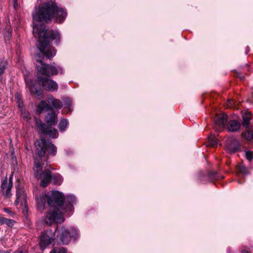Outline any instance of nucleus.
Wrapping results in <instances>:
<instances>
[{
    "label": "nucleus",
    "mask_w": 253,
    "mask_h": 253,
    "mask_svg": "<svg viewBox=\"0 0 253 253\" xmlns=\"http://www.w3.org/2000/svg\"><path fill=\"white\" fill-rule=\"evenodd\" d=\"M54 5L48 3H43L40 5L38 9L33 13V34H37L39 37L40 46L38 48L41 52L48 58H50L56 54L53 47H48L49 42L56 40L57 43L59 39V34L56 31L47 30L43 23H48L52 16H59V22L63 20V11L60 10L55 11Z\"/></svg>",
    "instance_id": "f257e3e1"
},
{
    "label": "nucleus",
    "mask_w": 253,
    "mask_h": 253,
    "mask_svg": "<svg viewBox=\"0 0 253 253\" xmlns=\"http://www.w3.org/2000/svg\"><path fill=\"white\" fill-rule=\"evenodd\" d=\"M46 201L50 207H53V210L46 214L45 222L50 225L53 222L58 223L60 220L62 221V214L60 211L63 205V198L61 193L57 191H52L51 195L45 194L37 198V208L39 211L44 210Z\"/></svg>",
    "instance_id": "f03ea898"
},
{
    "label": "nucleus",
    "mask_w": 253,
    "mask_h": 253,
    "mask_svg": "<svg viewBox=\"0 0 253 253\" xmlns=\"http://www.w3.org/2000/svg\"><path fill=\"white\" fill-rule=\"evenodd\" d=\"M42 169V164L39 160H35L34 163V167L33 168L35 171L34 175L37 178H40L41 180V185L43 187L47 186L49 182L52 179L54 184H57V181L54 180V178H58V176L53 175L51 172L48 169L45 170L44 171L41 172Z\"/></svg>",
    "instance_id": "7ed1b4c3"
},
{
    "label": "nucleus",
    "mask_w": 253,
    "mask_h": 253,
    "mask_svg": "<svg viewBox=\"0 0 253 253\" xmlns=\"http://www.w3.org/2000/svg\"><path fill=\"white\" fill-rule=\"evenodd\" d=\"M36 153L40 157L45 155L46 151L51 155H55L56 152V147L49 141L42 138L35 142Z\"/></svg>",
    "instance_id": "20e7f679"
},
{
    "label": "nucleus",
    "mask_w": 253,
    "mask_h": 253,
    "mask_svg": "<svg viewBox=\"0 0 253 253\" xmlns=\"http://www.w3.org/2000/svg\"><path fill=\"white\" fill-rule=\"evenodd\" d=\"M36 127L38 132L42 134L48 135L51 138H56L58 136V132L56 129L51 126H47L42 122L40 119L35 118Z\"/></svg>",
    "instance_id": "39448f33"
},
{
    "label": "nucleus",
    "mask_w": 253,
    "mask_h": 253,
    "mask_svg": "<svg viewBox=\"0 0 253 253\" xmlns=\"http://www.w3.org/2000/svg\"><path fill=\"white\" fill-rule=\"evenodd\" d=\"M37 68L40 74L47 76H50L57 74V70L55 67L44 64L42 61L39 59H37Z\"/></svg>",
    "instance_id": "423d86ee"
},
{
    "label": "nucleus",
    "mask_w": 253,
    "mask_h": 253,
    "mask_svg": "<svg viewBox=\"0 0 253 253\" xmlns=\"http://www.w3.org/2000/svg\"><path fill=\"white\" fill-rule=\"evenodd\" d=\"M39 83L45 90L54 91L58 88V85L56 82L47 78L38 77Z\"/></svg>",
    "instance_id": "0eeeda50"
},
{
    "label": "nucleus",
    "mask_w": 253,
    "mask_h": 253,
    "mask_svg": "<svg viewBox=\"0 0 253 253\" xmlns=\"http://www.w3.org/2000/svg\"><path fill=\"white\" fill-rule=\"evenodd\" d=\"M240 148L239 141L234 138H230L226 140L225 144L226 150L229 153H234Z\"/></svg>",
    "instance_id": "6e6552de"
},
{
    "label": "nucleus",
    "mask_w": 253,
    "mask_h": 253,
    "mask_svg": "<svg viewBox=\"0 0 253 253\" xmlns=\"http://www.w3.org/2000/svg\"><path fill=\"white\" fill-rule=\"evenodd\" d=\"M54 235L51 232L43 233L40 238V245L41 248L43 250L49 245L54 241Z\"/></svg>",
    "instance_id": "1a4fd4ad"
},
{
    "label": "nucleus",
    "mask_w": 253,
    "mask_h": 253,
    "mask_svg": "<svg viewBox=\"0 0 253 253\" xmlns=\"http://www.w3.org/2000/svg\"><path fill=\"white\" fill-rule=\"evenodd\" d=\"M13 186V183H8L7 178L2 181L1 185V192L6 199L11 196V189Z\"/></svg>",
    "instance_id": "9d476101"
},
{
    "label": "nucleus",
    "mask_w": 253,
    "mask_h": 253,
    "mask_svg": "<svg viewBox=\"0 0 253 253\" xmlns=\"http://www.w3.org/2000/svg\"><path fill=\"white\" fill-rule=\"evenodd\" d=\"M78 236L77 231L74 228L64 230V244H68L71 240H76Z\"/></svg>",
    "instance_id": "9b49d317"
},
{
    "label": "nucleus",
    "mask_w": 253,
    "mask_h": 253,
    "mask_svg": "<svg viewBox=\"0 0 253 253\" xmlns=\"http://www.w3.org/2000/svg\"><path fill=\"white\" fill-rule=\"evenodd\" d=\"M16 200L14 204L17 205L19 203L24 206L26 204V196L25 191L22 188H20L18 186L16 187Z\"/></svg>",
    "instance_id": "f8f14e48"
},
{
    "label": "nucleus",
    "mask_w": 253,
    "mask_h": 253,
    "mask_svg": "<svg viewBox=\"0 0 253 253\" xmlns=\"http://www.w3.org/2000/svg\"><path fill=\"white\" fill-rule=\"evenodd\" d=\"M75 203V198L72 195H67L64 197V213L73 211V204Z\"/></svg>",
    "instance_id": "ddd939ff"
},
{
    "label": "nucleus",
    "mask_w": 253,
    "mask_h": 253,
    "mask_svg": "<svg viewBox=\"0 0 253 253\" xmlns=\"http://www.w3.org/2000/svg\"><path fill=\"white\" fill-rule=\"evenodd\" d=\"M227 116L225 114L216 115L214 118V122L216 125L223 127L227 122Z\"/></svg>",
    "instance_id": "4468645a"
},
{
    "label": "nucleus",
    "mask_w": 253,
    "mask_h": 253,
    "mask_svg": "<svg viewBox=\"0 0 253 253\" xmlns=\"http://www.w3.org/2000/svg\"><path fill=\"white\" fill-rule=\"evenodd\" d=\"M241 126L240 122L236 120L230 121L227 126L228 130L230 131L235 132L238 131Z\"/></svg>",
    "instance_id": "2eb2a0df"
},
{
    "label": "nucleus",
    "mask_w": 253,
    "mask_h": 253,
    "mask_svg": "<svg viewBox=\"0 0 253 253\" xmlns=\"http://www.w3.org/2000/svg\"><path fill=\"white\" fill-rule=\"evenodd\" d=\"M45 122L50 126L55 124L57 122V114L54 111H51L46 116Z\"/></svg>",
    "instance_id": "dca6fc26"
},
{
    "label": "nucleus",
    "mask_w": 253,
    "mask_h": 253,
    "mask_svg": "<svg viewBox=\"0 0 253 253\" xmlns=\"http://www.w3.org/2000/svg\"><path fill=\"white\" fill-rule=\"evenodd\" d=\"M243 122L242 125L246 127H248L250 123L251 120L253 118L252 114L251 112H247L244 114L242 116Z\"/></svg>",
    "instance_id": "f3484780"
},
{
    "label": "nucleus",
    "mask_w": 253,
    "mask_h": 253,
    "mask_svg": "<svg viewBox=\"0 0 253 253\" xmlns=\"http://www.w3.org/2000/svg\"><path fill=\"white\" fill-rule=\"evenodd\" d=\"M50 109L49 105L45 101H42L39 104L37 111L39 113H41L43 111H48Z\"/></svg>",
    "instance_id": "a211bd4d"
},
{
    "label": "nucleus",
    "mask_w": 253,
    "mask_h": 253,
    "mask_svg": "<svg viewBox=\"0 0 253 253\" xmlns=\"http://www.w3.org/2000/svg\"><path fill=\"white\" fill-rule=\"evenodd\" d=\"M71 104L72 101L70 98H66L64 99V114H68L72 111Z\"/></svg>",
    "instance_id": "6ab92c4d"
},
{
    "label": "nucleus",
    "mask_w": 253,
    "mask_h": 253,
    "mask_svg": "<svg viewBox=\"0 0 253 253\" xmlns=\"http://www.w3.org/2000/svg\"><path fill=\"white\" fill-rule=\"evenodd\" d=\"M0 222L1 224H5L8 226H12L14 224V220L10 219H7L3 217H0Z\"/></svg>",
    "instance_id": "aec40b11"
},
{
    "label": "nucleus",
    "mask_w": 253,
    "mask_h": 253,
    "mask_svg": "<svg viewBox=\"0 0 253 253\" xmlns=\"http://www.w3.org/2000/svg\"><path fill=\"white\" fill-rule=\"evenodd\" d=\"M209 145L211 147H214L217 145V140L213 135H211L208 138Z\"/></svg>",
    "instance_id": "412c9836"
},
{
    "label": "nucleus",
    "mask_w": 253,
    "mask_h": 253,
    "mask_svg": "<svg viewBox=\"0 0 253 253\" xmlns=\"http://www.w3.org/2000/svg\"><path fill=\"white\" fill-rule=\"evenodd\" d=\"M26 84L31 93H35L38 95L40 94L39 93L38 90L35 87V85L31 83V82H29L28 81H26Z\"/></svg>",
    "instance_id": "4be33fe9"
},
{
    "label": "nucleus",
    "mask_w": 253,
    "mask_h": 253,
    "mask_svg": "<svg viewBox=\"0 0 253 253\" xmlns=\"http://www.w3.org/2000/svg\"><path fill=\"white\" fill-rule=\"evenodd\" d=\"M237 170L238 173L242 174L243 175H247L249 174L248 170L246 167L244 165H239L237 167Z\"/></svg>",
    "instance_id": "5701e85b"
},
{
    "label": "nucleus",
    "mask_w": 253,
    "mask_h": 253,
    "mask_svg": "<svg viewBox=\"0 0 253 253\" xmlns=\"http://www.w3.org/2000/svg\"><path fill=\"white\" fill-rule=\"evenodd\" d=\"M7 63L6 61L1 60L0 61V76L2 75L7 67Z\"/></svg>",
    "instance_id": "b1692460"
},
{
    "label": "nucleus",
    "mask_w": 253,
    "mask_h": 253,
    "mask_svg": "<svg viewBox=\"0 0 253 253\" xmlns=\"http://www.w3.org/2000/svg\"><path fill=\"white\" fill-rule=\"evenodd\" d=\"M242 136L247 140H251L253 137V133L252 131L247 130L242 133Z\"/></svg>",
    "instance_id": "393cba45"
},
{
    "label": "nucleus",
    "mask_w": 253,
    "mask_h": 253,
    "mask_svg": "<svg viewBox=\"0 0 253 253\" xmlns=\"http://www.w3.org/2000/svg\"><path fill=\"white\" fill-rule=\"evenodd\" d=\"M246 158L249 161H252L253 159V152L251 151H248L246 153Z\"/></svg>",
    "instance_id": "a878e982"
},
{
    "label": "nucleus",
    "mask_w": 253,
    "mask_h": 253,
    "mask_svg": "<svg viewBox=\"0 0 253 253\" xmlns=\"http://www.w3.org/2000/svg\"><path fill=\"white\" fill-rule=\"evenodd\" d=\"M51 102L54 108H57L60 106V102L58 100L54 99Z\"/></svg>",
    "instance_id": "bb28decb"
},
{
    "label": "nucleus",
    "mask_w": 253,
    "mask_h": 253,
    "mask_svg": "<svg viewBox=\"0 0 253 253\" xmlns=\"http://www.w3.org/2000/svg\"><path fill=\"white\" fill-rule=\"evenodd\" d=\"M50 253H63V250L60 248H55Z\"/></svg>",
    "instance_id": "cd10ccee"
},
{
    "label": "nucleus",
    "mask_w": 253,
    "mask_h": 253,
    "mask_svg": "<svg viewBox=\"0 0 253 253\" xmlns=\"http://www.w3.org/2000/svg\"><path fill=\"white\" fill-rule=\"evenodd\" d=\"M23 117L27 121H28L30 119V117L29 116V113L28 112H25L24 113L22 114Z\"/></svg>",
    "instance_id": "c85d7f7f"
},
{
    "label": "nucleus",
    "mask_w": 253,
    "mask_h": 253,
    "mask_svg": "<svg viewBox=\"0 0 253 253\" xmlns=\"http://www.w3.org/2000/svg\"><path fill=\"white\" fill-rule=\"evenodd\" d=\"M242 253H250V249L248 248H244L242 250Z\"/></svg>",
    "instance_id": "c756f323"
},
{
    "label": "nucleus",
    "mask_w": 253,
    "mask_h": 253,
    "mask_svg": "<svg viewBox=\"0 0 253 253\" xmlns=\"http://www.w3.org/2000/svg\"><path fill=\"white\" fill-rule=\"evenodd\" d=\"M18 6L17 0H13V7L16 9Z\"/></svg>",
    "instance_id": "7c9ffc66"
},
{
    "label": "nucleus",
    "mask_w": 253,
    "mask_h": 253,
    "mask_svg": "<svg viewBox=\"0 0 253 253\" xmlns=\"http://www.w3.org/2000/svg\"><path fill=\"white\" fill-rule=\"evenodd\" d=\"M12 178H13V174H11L9 178V181H8V183H13Z\"/></svg>",
    "instance_id": "2f4dec72"
},
{
    "label": "nucleus",
    "mask_w": 253,
    "mask_h": 253,
    "mask_svg": "<svg viewBox=\"0 0 253 253\" xmlns=\"http://www.w3.org/2000/svg\"><path fill=\"white\" fill-rule=\"evenodd\" d=\"M64 128L67 126L68 125V121L67 120L64 119Z\"/></svg>",
    "instance_id": "473e14b6"
},
{
    "label": "nucleus",
    "mask_w": 253,
    "mask_h": 253,
    "mask_svg": "<svg viewBox=\"0 0 253 253\" xmlns=\"http://www.w3.org/2000/svg\"><path fill=\"white\" fill-rule=\"evenodd\" d=\"M4 210V211L5 212H6V213H11V211H10V210H9V209H8L5 208V209H4V210Z\"/></svg>",
    "instance_id": "72a5a7b5"
},
{
    "label": "nucleus",
    "mask_w": 253,
    "mask_h": 253,
    "mask_svg": "<svg viewBox=\"0 0 253 253\" xmlns=\"http://www.w3.org/2000/svg\"><path fill=\"white\" fill-rule=\"evenodd\" d=\"M0 253H10V252L5 251H0Z\"/></svg>",
    "instance_id": "f704fd0d"
},
{
    "label": "nucleus",
    "mask_w": 253,
    "mask_h": 253,
    "mask_svg": "<svg viewBox=\"0 0 253 253\" xmlns=\"http://www.w3.org/2000/svg\"><path fill=\"white\" fill-rule=\"evenodd\" d=\"M59 127H60V129L61 130H62V122H61V123H60V124H59Z\"/></svg>",
    "instance_id": "c9c22d12"
},
{
    "label": "nucleus",
    "mask_w": 253,
    "mask_h": 253,
    "mask_svg": "<svg viewBox=\"0 0 253 253\" xmlns=\"http://www.w3.org/2000/svg\"><path fill=\"white\" fill-rule=\"evenodd\" d=\"M2 239L1 238H0V243L2 244Z\"/></svg>",
    "instance_id": "e433bc0d"
},
{
    "label": "nucleus",
    "mask_w": 253,
    "mask_h": 253,
    "mask_svg": "<svg viewBox=\"0 0 253 253\" xmlns=\"http://www.w3.org/2000/svg\"><path fill=\"white\" fill-rule=\"evenodd\" d=\"M18 105H19V107H20V103L19 102L18 103Z\"/></svg>",
    "instance_id": "4c0bfd02"
},
{
    "label": "nucleus",
    "mask_w": 253,
    "mask_h": 253,
    "mask_svg": "<svg viewBox=\"0 0 253 253\" xmlns=\"http://www.w3.org/2000/svg\"><path fill=\"white\" fill-rule=\"evenodd\" d=\"M64 253H66V251H65V249H64Z\"/></svg>",
    "instance_id": "58836bf2"
},
{
    "label": "nucleus",
    "mask_w": 253,
    "mask_h": 253,
    "mask_svg": "<svg viewBox=\"0 0 253 253\" xmlns=\"http://www.w3.org/2000/svg\"><path fill=\"white\" fill-rule=\"evenodd\" d=\"M67 215L70 216V213H68V214H67Z\"/></svg>",
    "instance_id": "ea45409f"
},
{
    "label": "nucleus",
    "mask_w": 253,
    "mask_h": 253,
    "mask_svg": "<svg viewBox=\"0 0 253 253\" xmlns=\"http://www.w3.org/2000/svg\"><path fill=\"white\" fill-rule=\"evenodd\" d=\"M22 253L21 252H19V253Z\"/></svg>",
    "instance_id": "a19ab883"
}]
</instances>
